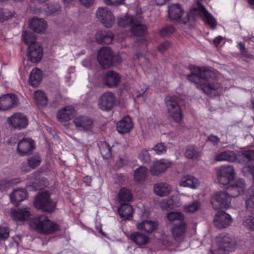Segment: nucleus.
Returning a JSON list of instances; mask_svg holds the SVG:
<instances>
[{
  "label": "nucleus",
  "instance_id": "4",
  "mask_svg": "<svg viewBox=\"0 0 254 254\" xmlns=\"http://www.w3.org/2000/svg\"><path fill=\"white\" fill-rule=\"evenodd\" d=\"M218 248L214 254H227L236 248L235 241L228 235H221L216 238Z\"/></svg>",
  "mask_w": 254,
  "mask_h": 254
},
{
  "label": "nucleus",
  "instance_id": "44",
  "mask_svg": "<svg viewBox=\"0 0 254 254\" xmlns=\"http://www.w3.org/2000/svg\"><path fill=\"white\" fill-rule=\"evenodd\" d=\"M135 20V17H133L131 15H127L124 17H119L118 20V23L120 27H125L129 24L132 25Z\"/></svg>",
  "mask_w": 254,
  "mask_h": 254
},
{
  "label": "nucleus",
  "instance_id": "64",
  "mask_svg": "<svg viewBox=\"0 0 254 254\" xmlns=\"http://www.w3.org/2000/svg\"><path fill=\"white\" fill-rule=\"evenodd\" d=\"M147 88L146 86H143L142 88L140 90H138L137 91V93L136 95V97H139L141 96H142L144 93L146 91Z\"/></svg>",
  "mask_w": 254,
  "mask_h": 254
},
{
  "label": "nucleus",
  "instance_id": "59",
  "mask_svg": "<svg viewBox=\"0 0 254 254\" xmlns=\"http://www.w3.org/2000/svg\"><path fill=\"white\" fill-rule=\"evenodd\" d=\"M174 31V28L172 26H167L163 28L160 31V34L162 36H166L170 34Z\"/></svg>",
  "mask_w": 254,
  "mask_h": 254
},
{
  "label": "nucleus",
  "instance_id": "23",
  "mask_svg": "<svg viewBox=\"0 0 254 254\" xmlns=\"http://www.w3.org/2000/svg\"><path fill=\"white\" fill-rule=\"evenodd\" d=\"M245 181L240 179L237 180L234 184L231 185L227 188V192L231 197H237L243 192L245 189Z\"/></svg>",
  "mask_w": 254,
  "mask_h": 254
},
{
  "label": "nucleus",
  "instance_id": "26",
  "mask_svg": "<svg viewBox=\"0 0 254 254\" xmlns=\"http://www.w3.org/2000/svg\"><path fill=\"white\" fill-rule=\"evenodd\" d=\"M129 238L138 246H143L150 242V237L142 232H134L129 236Z\"/></svg>",
  "mask_w": 254,
  "mask_h": 254
},
{
  "label": "nucleus",
  "instance_id": "25",
  "mask_svg": "<svg viewBox=\"0 0 254 254\" xmlns=\"http://www.w3.org/2000/svg\"><path fill=\"white\" fill-rule=\"evenodd\" d=\"M185 196L184 194L173 195L166 201V203L162 202L161 206L163 209H173L180 207L182 204L183 197Z\"/></svg>",
  "mask_w": 254,
  "mask_h": 254
},
{
  "label": "nucleus",
  "instance_id": "20",
  "mask_svg": "<svg viewBox=\"0 0 254 254\" xmlns=\"http://www.w3.org/2000/svg\"><path fill=\"white\" fill-rule=\"evenodd\" d=\"M30 184L27 188H32L33 190H41L48 185L47 179L41 177L39 173L33 174L30 177Z\"/></svg>",
  "mask_w": 254,
  "mask_h": 254
},
{
  "label": "nucleus",
  "instance_id": "7",
  "mask_svg": "<svg viewBox=\"0 0 254 254\" xmlns=\"http://www.w3.org/2000/svg\"><path fill=\"white\" fill-rule=\"evenodd\" d=\"M231 196L228 192L220 191L215 193L211 197V204L215 209H228L231 206Z\"/></svg>",
  "mask_w": 254,
  "mask_h": 254
},
{
  "label": "nucleus",
  "instance_id": "41",
  "mask_svg": "<svg viewBox=\"0 0 254 254\" xmlns=\"http://www.w3.org/2000/svg\"><path fill=\"white\" fill-rule=\"evenodd\" d=\"M100 153L105 159H108L111 156V149L106 142H102L99 144Z\"/></svg>",
  "mask_w": 254,
  "mask_h": 254
},
{
  "label": "nucleus",
  "instance_id": "52",
  "mask_svg": "<svg viewBox=\"0 0 254 254\" xmlns=\"http://www.w3.org/2000/svg\"><path fill=\"white\" fill-rule=\"evenodd\" d=\"M60 9L59 4L58 3H52L48 4L46 11L49 14H54L58 11Z\"/></svg>",
  "mask_w": 254,
  "mask_h": 254
},
{
  "label": "nucleus",
  "instance_id": "6",
  "mask_svg": "<svg viewBox=\"0 0 254 254\" xmlns=\"http://www.w3.org/2000/svg\"><path fill=\"white\" fill-rule=\"evenodd\" d=\"M34 204L37 208L45 212H52L54 210L56 204L50 199V193L44 191L39 193L36 197Z\"/></svg>",
  "mask_w": 254,
  "mask_h": 254
},
{
  "label": "nucleus",
  "instance_id": "35",
  "mask_svg": "<svg viewBox=\"0 0 254 254\" xmlns=\"http://www.w3.org/2000/svg\"><path fill=\"white\" fill-rule=\"evenodd\" d=\"M42 79V72L39 68H35L30 72L29 83L33 87L38 86Z\"/></svg>",
  "mask_w": 254,
  "mask_h": 254
},
{
  "label": "nucleus",
  "instance_id": "3",
  "mask_svg": "<svg viewBox=\"0 0 254 254\" xmlns=\"http://www.w3.org/2000/svg\"><path fill=\"white\" fill-rule=\"evenodd\" d=\"M30 227L41 233L45 234L57 231L59 226L49 220L45 215H41L31 220Z\"/></svg>",
  "mask_w": 254,
  "mask_h": 254
},
{
  "label": "nucleus",
  "instance_id": "60",
  "mask_svg": "<svg viewBox=\"0 0 254 254\" xmlns=\"http://www.w3.org/2000/svg\"><path fill=\"white\" fill-rule=\"evenodd\" d=\"M81 4L86 7L92 6L95 0H79Z\"/></svg>",
  "mask_w": 254,
  "mask_h": 254
},
{
  "label": "nucleus",
  "instance_id": "15",
  "mask_svg": "<svg viewBox=\"0 0 254 254\" xmlns=\"http://www.w3.org/2000/svg\"><path fill=\"white\" fill-rule=\"evenodd\" d=\"M232 222L231 216L223 211L218 212L213 219L215 226L220 229L229 227Z\"/></svg>",
  "mask_w": 254,
  "mask_h": 254
},
{
  "label": "nucleus",
  "instance_id": "18",
  "mask_svg": "<svg viewBox=\"0 0 254 254\" xmlns=\"http://www.w3.org/2000/svg\"><path fill=\"white\" fill-rule=\"evenodd\" d=\"M43 50L38 44H31L28 46L27 57L32 63H37L40 61L43 56Z\"/></svg>",
  "mask_w": 254,
  "mask_h": 254
},
{
  "label": "nucleus",
  "instance_id": "29",
  "mask_svg": "<svg viewBox=\"0 0 254 254\" xmlns=\"http://www.w3.org/2000/svg\"><path fill=\"white\" fill-rule=\"evenodd\" d=\"M133 124L132 119L127 116L118 122L117 129L120 133H125L129 132L133 127Z\"/></svg>",
  "mask_w": 254,
  "mask_h": 254
},
{
  "label": "nucleus",
  "instance_id": "58",
  "mask_svg": "<svg viewBox=\"0 0 254 254\" xmlns=\"http://www.w3.org/2000/svg\"><path fill=\"white\" fill-rule=\"evenodd\" d=\"M242 154L248 160H254V149L245 151Z\"/></svg>",
  "mask_w": 254,
  "mask_h": 254
},
{
  "label": "nucleus",
  "instance_id": "37",
  "mask_svg": "<svg viewBox=\"0 0 254 254\" xmlns=\"http://www.w3.org/2000/svg\"><path fill=\"white\" fill-rule=\"evenodd\" d=\"M215 160L217 161L234 162L236 160V155L233 151H226L216 155L215 157Z\"/></svg>",
  "mask_w": 254,
  "mask_h": 254
},
{
  "label": "nucleus",
  "instance_id": "10",
  "mask_svg": "<svg viewBox=\"0 0 254 254\" xmlns=\"http://www.w3.org/2000/svg\"><path fill=\"white\" fill-rule=\"evenodd\" d=\"M8 124L14 128L21 129L26 128L28 124L26 116L20 113L13 114L7 119Z\"/></svg>",
  "mask_w": 254,
  "mask_h": 254
},
{
  "label": "nucleus",
  "instance_id": "63",
  "mask_svg": "<svg viewBox=\"0 0 254 254\" xmlns=\"http://www.w3.org/2000/svg\"><path fill=\"white\" fill-rule=\"evenodd\" d=\"M170 46V44L169 43L166 42L162 44H161L158 48V50L161 52H163L165 50H166L167 48L169 47Z\"/></svg>",
  "mask_w": 254,
  "mask_h": 254
},
{
  "label": "nucleus",
  "instance_id": "28",
  "mask_svg": "<svg viewBox=\"0 0 254 254\" xmlns=\"http://www.w3.org/2000/svg\"><path fill=\"white\" fill-rule=\"evenodd\" d=\"M172 191V187L164 182L158 183L154 184L153 191L158 196L163 197L168 195Z\"/></svg>",
  "mask_w": 254,
  "mask_h": 254
},
{
  "label": "nucleus",
  "instance_id": "22",
  "mask_svg": "<svg viewBox=\"0 0 254 254\" xmlns=\"http://www.w3.org/2000/svg\"><path fill=\"white\" fill-rule=\"evenodd\" d=\"M200 183L198 179L191 175H185L182 177L179 182L181 187L189 188L192 189H197L200 186Z\"/></svg>",
  "mask_w": 254,
  "mask_h": 254
},
{
  "label": "nucleus",
  "instance_id": "54",
  "mask_svg": "<svg viewBox=\"0 0 254 254\" xmlns=\"http://www.w3.org/2000/svg\"><path fill=\"white\" fill-rule=\"evenodd\" d=\"M242 172L245 176H251L254 179V167L250 166H245L242 169Z\"/></svg>",
  "mask_w": 254,
  "mask_h": 254
},
{
  "label": "nucleus",
  "instance_id": "46",
  "mask_svg": "<svg viewBox=\"0 0 254 254\" xmlns=\"http://www.w3.org/2000/svg\"><path fill=\"white\" fill-rule=\"evenodd\" d=\"M23 40L24 43L28 46L31 44H37L36 43L35 34L30 31H25L23 33Z\"/></svg>",
  "mask_w": 254,
  "mask_h": 254
},
{
  "label": "nucleus",
  "instance_id": "21",
  "mask_svg": "<svg viewBox=\"0 0 254 254\" xmlns=\"http://www.w3.org/2000/svg\"><path fill=\"white\" fill-rule=\"evenodd\" d=\"M187 226L185 222L175 225L171 228V233L174 239L177 242H182L186 238Z\"/></svg>",
  "mask_w": 254,
  "mask_h": 254
},
{
  "label": "nucleus",
  "instance_id": "32",
  "mask_svg": "<svg viewBox=\"0 0 254 254\" xmlns=\"http://www.w3.org/2000/svg\"><path fill=\"white\" fill-rule=\"evenodd\" d=\"M247 210L254 211V187L250 188L244 198Z\"/></svg>",
  "mask_w": 254,
  "mask_h": 254
},
{
  "label": "nucleus",
  "instance_id": "61",
  "mask_svg": "<svg viewBox=\"0 0 254 254\" xmlns=\"http://www.w3.org/2000/svg\"><path fill=\"white\" fill-rule=\"evenodd\" d=\"M213 43L215 46L217 47L224 43L223 38L221 36H217L213 40Z\"/></svg>",
  "mask_w": 254,
  "mask_h": 254
},
{
  "label": "nucleus",
  "instance_id": "51",
  "mask_svg": "<svg viewBox=\"0 0 254 254\" xmlns=\"http://www.w3.org/2000/svg\"><path fill=\"white\" fill-rule=\"evenodd\" d=\"M153 149L156 154L162 155L166 152L167 148L164 143H159L156 144Z\"/></svg>",
  "mask_w": 254,
  "mask_h": 254
},
{
  "label": "nucleus",
  "instance_id": "34",
  "mask_svg": "<svg viewBox=\"0 0 254 254\" xmlns=\"http://www.w3.org/2000/svg\"><path fill=\"white\" fill-rule=\"evenodd\" d=\"M133 211L132 207L127 203L122 204L118 209L120 216L125 220H129L132 218Z\"/></svg>",
  "mask_w": 254,
  "mask_h": 254
},
{
  "label": "nucleus",
  "instance_id": "55",
  "mask_svg": "<svg viewBox=\"0 0 254 254\" xmlns=\"http://www.w3.org/2000/svg\"><path fill=\"white\" fill-rule=\"evenodd\" d=\"M138 158L142 162H146L150 159V155L147 150H143L139 153Z\"/></svg>",
  "mask_w": 254,
  "mask_h": 254
},
{
  "label": "nucleus",
  "instance_id": "38",
  "mask_svg": "<svg viewBox=\"0 0 254 254\" xmlns=\"http://www.w3.org/2000/svg\"><path fill=\"white\" fill-rule=\"evenodd\" d=\"M147 169L144 166H140L136 169L134 172V181L139 184L143 183L147 178Z\"/></svg>",
  "mask_w": 254,
  "mask_h": 254
},
{
  "label": "nucleus",
  "instance_id": "43",
  "mask_svg": "<svg viewBox=\"0 0 254 254\" xmlns=\"http://www.w3.org/2000/svg\"><path fill=\"white\" fill-rule=\"evenodd\" d=\"M200 206L199 201L195 200L188 204H185L183 207V211L186 213H193L197 211Z\"/></svg>",
  "mask_w": 254,
  "mask_h": 254
},
{
  "label": "nucleus",
  "instance_id": "48",
  "mask_svg": "<svg viewBox=\"0 0 254 254\" xmlns=\"http://www.w3.org/2000/svg\"><path fill=\"white\" fill-rule=\"evenodd\" d=\"M243 225L248 230L254 232V215L246 217L243 221Z\"/></svg>",
  "mask_w": 254,
  "mask_h": 254
},
{
  "label": "nucleus",
  "instance_id": "30",
  "mask_svg": "<svg viewBox=\"0 0 254 254\" xmlns=\"http://www.w3.org/2000/svg\"><path fill=\"white\" fill-rule=\"evenodd\" d=\"M27 196V192L24 189H15L13 192L10 194V199L11 202L15 206L18 205L19 204L24 200Z\"/></svg>",
  "mask_w": 254,
  "mask_h": 254
},
{
  "label": "nucleus",
  "instance_id": "24",
  "mask_svg": "<svg viewBox=\"0 0 254 254\" xmlns=\"http://www.w3.org/2000/svg\"><path fill=\"white\" fill-rule=\"evenodd\" d=\"M29 25L31 29L38 33L44 32L47 27V24L45 20L37 17H33L30 20Z\"/></svg>",
  "mask_w": 254,
  "mask_h": 254
},
{
  "label": "nucleus",
  "instance_id": "9",
  "mask_svg": "<svg viewBox=\"0 0 254 254\" xmlns=\"http://www.w3.org/2000/svg\"><path fill=\"white\" fill-rule=\"evenodd\" d=\"M96 14L97 19L105 27H111L114 24L115 17L109 8L99 7Z\"/></svg>",
  "mask_w": 254,
  "mask_h": 254
},
{
  "label": "nucleus",
  "instance_id": "50",
  "mask_svg": "<svg viewBox=\"0 0 254 254\" xmlns=\"http://www.w3.org/2000/svg\"><path fill=\"white\" fill-rule=\"evenodd\" d=\"M75 115V111L70 106L64 107V122L72 118Z\"/></svg>",
  "mask_w": 254,
  "mask_h": 254
},
{
  "label": "nucleus",
  "instance_id": "40",
  "mask_svg": "<svg viewBox=\"0 0 254 254\" xmlns=\"http://www.w3.org/2000/svg\"><path fill=\"white\" fill-rule=\"evenodd\" d=\"M34 99L40 106H44L48 103V98L46 94L41 90H37L34 92Z\"/></svg>",
  "mask_w": 254,
  "mask_h": 254
},
{
  "label": "nucleus",
  "instance_id": "39",
  "mask_svg": "<svg viewBox=\"0 0 254 254\" xmlns=\"http://www.w3.org/2000/svg\"><path fill=\"white\" fill-rule=\"evenodd\" d=\"M132 198L131 191L125 188H122L118 194V199L121 203L130 201Z\"/></svg>",
  "mask_w": 254,
  "mask_h": 254
},
{
  "label": "nucleus",
  "instance_id": "19",
  "mask_svg": "<svg viewBox=\"0 0 254 254\" xmlns=\"http://www.w3.org/2000/svg\"><path fill=\"white\" fill-rule=\"evenodd\" d=\"M34 145V142L31 139L23 138L18 141L17 151L21 156L28 154L33 151Z\"/></svg>",
  "mask_w": 254,
  "mask_h": 254
},
{
  "label": "nucleus",
  "instance_id": "53",
  "mask_svg": "<svg viewBox=\"0 0 254 254\" xmlns=\"http://www.w3.org/2000/svg\"><path fill=\"white\" fill-rule=\"evenodd\" d=\"M9 236L8 228L5 226H0V240H5Z\"/></svg>",
  "mask_w": 254,
  "mask_h": 254
},
{
  "label": "nucleus",
  "instance_id": "33",
  "mask_svg": "<svg viewBox=\"0 0 254 254\" xmlns=\"http://www.w3.org/2000/svg\"><path fill=\"white\" fill-rule=\"evenodd\" d=\"M12 218L16 221H26L30 217V211L27 209L12 210L11 213Z\"/></svg>",
  "mask_w": 254,
  "mask_h": 254
},
{
  "label": "nucleus",
  "instance_id": "11",
  "mask_svg": "<svg viewBox=\"0 0 254 254\" xmlns=\"http://www.w3.org/2000/svg\"><path fill=\"white\" fill-rule=\"evenodd\" d=\"M158 226L157 221L150 219L142 220L135 224L137 230L144 232L146 234L153 233L157 230Z\"/></svg>",
  "mask_w": 254,
  "mask_h": 254
},
{
  "label": "nucleus",
  "instance_id": "17",
  "mask_svg": "<svg viewBox=\"0 0 254 254\" xmlns=\"http://www.w3.org/2000/svg\"><path fill=\"white\" fill-rule=\"evenodd\" d=\"M104 84L110 88L117 87L121 81V77L115 71L111 70L107 71L103 76Z\"/></svg>",
  "mask_w": 254,
  "mask_h": 254
},
{
  "label": "nucleus",
  "instance_id": "45",
  "mask_svg": "<svg viewBox=\"0 0 254 254\" xmlns=\"http://www.w3.org/2000/svg\"><path fill=\"white\" fill-rule=\"evenodd\" d=\"M200 155L197 148L194 146H189L186 150L185 156L190 159L197 158Z\"/></svg>",
  "mask_w": 254,
  "mask_h": 254
},
{
  "label": "nucleus",
  "instance_id": "8",
  "mask_svg": "<svg viewBox=\"0 0 254 254\" xmlns=\"http://www.w3.org/2000/svg\"><path fill=\"white\" fill-rule=\"evenodd\" d=\"M216 176L220 184L227 185L235 179L234 168L230 165L220 166L216 169Z\"/></svg>",
  "mask_w": 254,
  "mask_h": 254
},
{
  "label": "nucleus",
  "instance_id": "49",
  "mask_svg": "<svg viewBox=\"0 0 254 254\" xmlns=\"http://www.w3.org/2000/svg\"><path fill=\"white\" fill-rule=\"evenodd\" d=\"M13 16L11 11L6 9H0V21L7 20Z\"/></svg>",
  "mask_w": 254,
  "mask_h": 254
},
{
  "label": "nucleus",
  "instance_id": "47",
  "mask_svg": "<svg viewBox=\"0 0 254 254\" xmlns=\"http://www.w3.org/2000/svg\"><path fill=\"white\" fill-rule=\"evenodd\" d=\"M41 162V157L38 154L31 156L27 159L28 166L31 169H34L38 166L40 164Z\"/></svg>",
  "mask_w": 254,
  "mask_h": 254
},
{
  "label": "nucleus",
  "instance_id": "27",
  "mask_svg": "<svg viewBox=\"0 0 254 254\" xmlns=\"http://www.w3.org/2000/svg\"><path fill=\"white\" fill-rule=\"evenodd\" d=\"M74 123L76 127L81 130H89L93 126L92 121L85 116H78L74 119Z\"/></svg>",
  "mask_w": 254,
  "mask_h": 254
},
{
  "label": "nucleus",
  "instance_id": "13",
  "mask_svg": "<svg viewBox=\"0 0 254 254\" xmlns=\"http://www.w3.org/2000/svg\"><path fill=\"white\" fill-rule=\"evenodd\" d=\"M97 60L100 64L104 68L112 65L113 55L111 50L109 47H103L99 51Z\"/></svg>",
  "mask_w": 254,
  "mask_h": 254
},
{
  "label": "nucleus",
  "instance_id": "1",
  "mask_svg": "<svg viewBox=\"0 0 254 254\" xmlns=\"http://www.w3.org/2000/svg\"><path fill=\"white\" fill-rule=\"evenodd\" d=\"M168 12L170 18L182 23H186L191 18L199 15L204 17V20L212 28H215L216 24L214 17L203 6L199 4L197 7L192 8L189 13H185L180 4H172L168 6Z\"/></svg>",
  "mask_w": 254,
  "mask_h": 254
},
{
  "label": "nucleus",
  "instance_id": "14",
  "mask_svg": "<svg viewBox=\"0 0 254 254\" xmlns=\"http://www.w3.org/2000/svg\"><path fill=\"white\" fill-rule=\"evenodd\" d=\"M115 97L112 92H108L104 93L99 99V107L103 111H109L114 106Z\"/></svg>",
  "mask_w": 254,
  "mask_h": 254
},
{
  "label": "nucleus",
  "instance_id": "57",
  "mask_svg": "<svg viewBox=\"0 0 254 254\" xmlns=\"http://www.w3.org/2000/svg\"><path fill=\"white\" fill-rule=\"evenodd\" d=\"M125 0H104L105 4L109 6H117L125 3Z\"/></svg>",
  "mask_w": 254,
  "mask_h": 254
},
{
  "label": "nucleus",
  "instance_id": "62",
  "mask_svg": "<svg viewBox=\"0 0 254 254\" xmlns=\"http://www.w3.org/2000/svg\"><path fill=\"white\" fill-rule=\"evenodd\" d=\"M207 140L212 142L213 145H215L219 142V138L216 136L212 135L208 137Z\"/></svg>",
  "mask_w": 254,
  "mask_h": 254
},
{
  "label": "nucleus",
  "instance_id": "2",
  "mask_svg": "<svg viewBox=\"0 0 254 254\" xmlns=\"http://www.w3.org/2000/svg\"><path fill=\"white\" fill-rule=\"evenodd\" d=\"M191 74L189 79L197 83L198 80L200 82V88L206 94L211 96L216 95L219 89L220 84L217 81V75L215 72L205 68L193 67L191 69Z\"/></svg>",
  "mask_w": 254,
  "mask_h": 254
},
{
  "label": "nucleus",
  "instance_id": "12",
  "mask_svg": "<svg viewBox=\"0 0 254 254\" xmlns=\"http://www.w3.org/2000/svg\"><path fill=\"white\" fill-rule=\"evenodd\" d=\"M172 165V162L166 159H161L155 161L150 166V173L152 175L158 176L164 172Z\"/></svg>",
  "mask_w": 254,
  "mask_h": 254
},
{
  "label": "nucleus",
  "instance_id": "56",
  "mask_svg": "<svg viewBox=\"0 0 254 254\" xmlns=\"http://www.w3.org/2000/svg\"><path fill=\"white\" fill-rule=\"evenodd\" d=\"M12 183L11 181L4 179L0 180V191H3L7 188L10 187Z\"/></svg>",
  "mask_w": 254,
  "mask_h": 254
},
{
  "label": "nucleus",
  "instance_id": "31",
  "mask_svg": "<svg viewBox=\"0 0 254 254\" xmlns=\"http://www.w3.org/2000/svg\"><path fill=\"white\" fill-rule=\"evenodd\" d=\"M141 18L140 16L135 17V20L131 26V31L132 33L136 36H142L146 30V26L141 23Z\"/></svg>",
  "mask_w": 254,
  "mask_h": 254
},
{
  "label": "nucleus",
  "instance_id": "5",
  "mask_svg": "<svg viewBox=\"0 0 254 254\" xmlns=\"http://www.w3.org/2000/svg\"><path fill=\"white\" fill-rule=\"evenodd\" d=\"M165 103L170 117L174 122L180 123L182 121L183 115L176 97L169 95L166 96L165 98Z\"/></svg>",
  "mask_w": 254,
  "mask_h": 254
},
{
  "label": "nucleus",
  "instance_id": "16",
  "mask_svg": "<svg viewBox=\"0 0 254 254\" xmlns=\"http://www.w3.org/2000/svg\"><path fill=\"white\" fill-rule=\"evenodd\" d=\"M18 103L17 97L13 94H5L0 97V111L7 110Z\"/></svg>",
  "mask_w": 254,
  "mask_h": 254
},
{
  "label": "nucleus",
  "instance_id": "36",
  "mask_svg": "<svg viewBox=\"0 0 254 254\" xmlns=\"http://www.w3.org/2000/svg\"><path fill=\"white\" fill-rule=\"evenodd\" d=\"M96 39L99 43L111 44L113 40V36L110 32H98L96 35Z\"/></svg>",
  "mask_w": 254,
  "mask_h": 254
},
{
  "label": "nucleus",
  "instance_id": "42",
  "mask_svg": "<svg viewBox=\"0 0 254 254\" xmlns=\"http://www.w3.org/2000/svg\"><path fill=\"white\" fill-rule=\"evenodd\" d=\"M167 218L171 222H174L177 221H179L180 223L185 222V216L183 214L180 212H170L167 214Z\"/></svg>",
  "mask_w": 254,
  "mask_h": 254
}]
</instances>
